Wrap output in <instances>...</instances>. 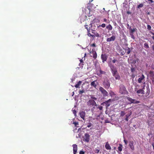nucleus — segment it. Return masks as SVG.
Masks as SVG:
<instances>
[{
  "instance_id": "nucleus-27",
  "label": "nucleus",
  "mask_w": 154,
  "mask_h": 154,
  "mask_svg": "<svg viewBox=\"0 0 154 154\" xmlns=\"http://www.w3.org/2000/svg\"><path fill=\"white\" fill-rule=\"evenodd\" d=\"M90 97H91V99H92V100H97V99L96 97H94V96L93 95H91L90 96Z\"/></svg>"
},
{
  "instance_id": "nucleus-25",
  "label": "nucleus",
  "mask_w": 154,
  "mask_h": 154,
  "mask_svg": "<svg viewBox=\"0 0 154 154\" xmlns=\"http://www.w3.org/2000/svg\"><path fill=\"white\" fill-rule=\"evenodd\" d=\"M119 146L118 147V149L119 151L120 152H121L122 151L123 148V146L122 144H119Z\"/></svg>"
},
{
  "instance_id": "nucleus-42",
  "label": "nucleus",
  "mask_w": 154,
  "mask_h": 154,
  "mask_svg": "<svg viewBox=\"0 0 154 154\" xmlns=\"http://www.w3.org/2000/svg\"><path fill=\"white\" fill-rule=\"evenodd\" d=\"M84 65L83 63H80L79 64V66L80 67H83V65Z\"/></svg>"
},
{
  "instance_id": "nucleus-47",
  "label": "nucleus",
  "mask_w": 154,
  "mask_h": 154,
  "mask_svg": "<svg viewBox=\"0 0 154 154\" xmlns=\"http://www.w3.org/2000/svg\"><path fill=\"white\" fill-rule=\"evenodd\" d=\"M112 62L113 63H115L117 61V60L116 59H114L112 60Z\"/></svg>"
},
{
  "instance_id": "nucleus-49",
  "label": "nucleus",
  "mask_w": 154,
  "mask_h": 154,
  "mask_svg": "<svg viewBox=\"0 0 154 154\" xmlns=\"http://www.w3.org/2000/svg\"><path fill=\"white\" fill-rule=\"evenodd\" d=\"M98 108L100 110H102L103 109V107L102 106H99Z\"/></svg>"
},
{
  "instance_id": "nucleus-20",
  "label": "nucleus",
  "mask_w": 154,
  "mask_h": 154,
  "mask_svg": "<svg viewBox=\"0 0 154 154\" xmlns=\"http://www.w3.org/2000/svg\"><path fill=\"white\" fill-rule=\"evenodd\" d=\"M113 76L115 77L116 80H119L121 79L120 77L119 76L118 73L115 75Z\"/></svg>"
},
{
  "instance_id": "nucleus-22",
  "label": "nucleus",
  "mask_w": 154,
  "mask_h": 154,
  "mask_svg": "<svg viewBox=\"0 0 154 154\" xmlns=\"http://www.w3.org/2000/svg\"><path fill=\"white\" fill-rule=\"evenodd\" d=\"M82 82L81 81H79L77 84L75 85V87L76 88H79V86L81 84Z\"/></svg>"
},
{
  "instance_id": "nucleus-13",
  "label": "nucleus",
  "mask_w": 154,
  "mask_h": 154,
  "mask_svg": "<svg viewBox=\"0 0 154 154\" xmlns=\"http://www.w3.org/2000/svg\"><path fill=\"white\" fill-rule=\"evenodd\" d=\"M98 83L96 80L92 82L91 83V85L95 88H96Z\"/></svg>"
},
{
  "instance_id": "nucleus-45",
  "label": "nucleus",
  "mask_w": 154,
  "mask_h": 154,
  "mask_svg": "<svg viewBox=\"0 0 154 154\" xmlns=\"http://www.w3.org/2000/svg\"><path fill=\"white\" fill-rule=\"evenodd\" d=\"M124 143H125V144L126 145H127V143H128L127 141L125 140H124Z\"/></svg>"
},
{
  "instance_id": "nucleus-4",
  "label": "nucleus",
  "mask_w": 154,
  "mask_h": 154,
  "mask_svg": "<svg viewBox=\"0 0 154 154\" xmlns=\"http://www.w3.org/2000/svg\"><path fill=\"white\" fill-rule=\"evenodd\" d=\"M119 92L122 94H125L128 93V91L124 85L122 84L120 85L119 86Z\"/></svg>"
},
{
  "instance_id": "nucleus-2",
  "label": "nucleus",
  "mask_w": 154,
  "mask_h": 154,
  "mask_svg": "<svg viewBox=\"0 0 154 154\" xmlns=\"http://www.w3.org/2000/svg\"><path fill=\"white\" fill-rule=\"evenodd\" d=\"M98 21V19L95 18L91 21V23L89 24V26H90V27L92 28L91 30L92 31H95L97 28L99 27V25L97 24V21Z\"/></svg>"
},
{
  "instance_id": "nucleus-33",
  "label": "nucleus",
  "mask_w": 154,
  "mask_h": 154,
  "mask_svg": "<svg viewBox=\"0 0 154 154\" xmlns=\"http://www.w3.org/2000/svg\"><path fill=\"white\" fill-rule=\"evenodd\" d=\"M130 35L131 36V38L133 39H134L135 38V36H134V33H130Z\"/></svg>"
},
{
  "instance_id": "nucleus-58",
  "label": "nucleus",
  "mask_w": 154,
  "mask_h": 154,
  "mask_svg": "<svg viewBox=\"0 0 154 154\" xmlns=\"http://www.w3.org/2000/svg\"><path fill=\"white\" fill-rule=\"evenodd\" d=\"M113 93H114L112 91H110V94H113Z\"/></svg>"
},
{
  "instance_id": "nucleus-43",
  "label": "nucleus",
  "mask_w": 154,
  "mask_h": 154,
  "mask_svg": "<svg viewBox=\"0 0 154 154\" xmlns=\"http://www.w3.org/2000/svg\"><path fill=\"white\" fill-rule=\"evenodd\" d=\"M91 47H96V44L95 43H93L92 44H91Z\"/></svg>"
},
{
  "instance_id": "nucleus-46",
  "label": "nucleus",
  "mask_w": 154,
  "mask_h": 154,
  "mask_svg": "<svg viewBox=\"0 0 154 154\" xmlns=\"http://www.w3.org/2000/svg\"><path fill=\"white\" fill-rule=\"evenodd\" d=\"M95 152L97 153H98L99 152V150L98 149H95Z\"/></svg>"
},
{
  "instance_id": "nucleus-18",
  "label": "nucleus",
  "mask_w": 154,
  "mask_h": 154,
  "mask_svg": "<svg viewBox=\"0 0 154 154\" xmlns=\"http://www.w3.org/2000/svg\"><path fill=\"white\" fill-rule=\"evenodd\" d=\"M145 78L144 76L142 74V76L139 78L138 80V82L139 83H141L142 82V80H143Z\"/></svg>"
},
{
  "instance_id": "nucleus-24",
  "label": "nucleus",
  "mask_w": 154,
  "mask_h": 154,
  "mask_svg": "<svg viewBox=\"0 0 154 154\" xmlns=\"http://www.w3.org/2000/svg\"><path fill=\"white\" fill-rule=\"evenodd\" d=\"M106 28L109 30H111L112 29V27L110 24L108 25L106 27Z\"/></svg>"
},
{
  "instance_id": "nucleus-8",
  "label": "nucleus",
  "mask_w": 154,
  "mask_h": 154,
  "mask_svg": "<svg viewBox=\"0 0 154 154\" xmlns=\"http://www.w3.org/2000/svg\"><path fill=\"white\" fill-rule=\"evenodd\" d=\"M90 53L92 54L93 55V57L95 59H96L97 57V55L96 51L94 49H93L92 51L90 52Z\"/></svg>"
},
{
  "instance_id": "nucleus-30",
  "label": "nucleus",
  "mask_w": 154,
  "mask_h": 154,
  "mask_svg": "<svg viewBox=\"0 0 154 154\" xmlns=\"http://www.w3.org/2000/svg\"><path fill=\"white\" fill-rule=\"evenodd\" d=\"M125 113L124 111H122L120 112V116H123L125 115Z\"/></svg>"
},
{
  "instance_id": "nucleus-50",
  "label": "nucleus",
  "mask_w": 154,
  "mask_h": 154,
  "mask_svg": "<svg viewBox=\"0 0 154 154\" xmlns=\"http://www.w3.org/2000/svg\"><path fill=\"white\" fill-rule=\"evenodd\" d=\"M80 63H84V62H83V60H82V59H81L80 60Z\"/></svg>"
},
{
  "instance_id": "nucleus-1",
  "label": "nucleus",
  "mask_w": 154,
  "mask_h": 154,
  "mask_svg": "<svg viewBox=\"0 0 154 154\" xmlns=\"http://www.w3.org/2000/svg\"><path fill=\"white\" fill-rule=\"evenodd\" d=\"M87 106L89 108H91V110L93 111L96 107L97 108V105L95 100L92 99H89L86 102Z\"/></svg>"
},
{
  "instance_id": "nucleus-48",
  "label": "nucleus",
  "mask_w": 154,
  "mask_h": 154,
  "mask_svg": "<svg viewBox=\"0 0 154 154\" xmlns=\"http://www.w3.org/2000/svg\"><path fill=\"white\" fill-rule=\"evenodd\" d=\"M73 113L75 115L76 113V111L75 110H73Z\"/></svg>"
},
{
  "instance_id": "nucleus-40",
  "label": "nucleus",
  "mask_w": 154,
  "mask_h": 154,
  "mask_svg": "<svg viewBox=\"0 0 154 154\" xmlns=\"http://www.w3.org/2000/svg\"><path fill=\"white\" fill-rule=\"evenodd\" d=\"M92 126V124L91 123H90L88 124V125H87V127L88 128H90Z\"/></svg>"
},
{
  "instance_id": "nucleus-54",
  "label": "nucleus",
  "mask_w": 154,
  "mask_h": 154,
  "mask_svg": "<svg viewBox=\"0 0 154 154\" xmlns=\"http://www.w3.org/2000/svg\"><path fill=\"white\" fill-rule=\"evenodd\" d=\"M152 145L153 148V149H154V143H152Z\"/></svg>"
},
{
  "instance_id": "nucleus-3",
  "label": "nucleus",
  "mask_w": 154,
  "mask_h": 154,
  "mask_svg": "<svg viewBox=\"0 0 154 154\" xmlns=\"http://www.w3.org/2000/svg\"><path fill=\"white\" fill-rule=\"evenodd\" d=\"M109 66L110 69L113 76L118 73L117 69L114 65L110 63L109 64Z\"/></svg>"
},
{
  "instance_id": "nucleus-28",
  "label": "nucleus",
  "mask_w": 154,
  "mask_h": 154,
  "mask_svg": "<svg viewBox=\"0 0 154 154\" xmlns=\"http://www.w3.org/2000/svg\"><path fill=\"white\" fill-rule=\"evenodd\" d=\"M125 51L127 54H129L131 52V50L129 48H128L127 49H126Z\"/></svg>"
},
{
  "instance_id": "nucleus-61",
  "label": "nucleus",
  "mask_w": 154,
  "mask_h": 154,
  "mask_svg": "<svg viewBox=\"0 0 154 154\" xmlns=\"http://www.w3.org/2000/svg\"><path fill=\"white\" fill-rule=\"evenodd\" d=\"M152 39L153 40H154V36H152Z\"/></svg>"
},
{
  "instance_id": "nucleus-63",
  "label": "nucleus",
  "mask_w": 154,
  "mask_h": 154,
  "mask_svg": "<svg viewBox=\"0 0 154 154\" xmlns=\"http://www.w3.org/2000/svg\"><path fill=\"white\" fill-rule=\"evenodd\" d=\"M114 24L115 25H116V23H115Z\"/></svg>"
},
{
  "instance_id": "nucleus-55",
  "label": "nucleus",
  "mask_w": 154,
  "mask_h": 154,
  "mask_svg": "<svg viewBox=\"0 0 154 154\" xmlns=\"http://www.w3.org/2000/svg\"><path fill=\"white\" fill-rule=\"evenodd\" d=\"M152 50L154 51V45L152 46Z\"/></svg>"
},
{
  "instance_id": "nucleus-31",
  "label": "nucleus",
  "mask_w": 154,
  "mask_h": 154,
  "mask_svg": "<svg viewBox=\"0 0 154 154\" xmlns=\"http://www.w3.org/2000/svg\"><path fill=\"white\" fill-rule=\"evenodd\" d=\"M92 33L94 34L95 36V37H100L99 34H98V33H95L93 32H92Z\"/></svg>"
},
{
  "instance_id": "nucleus-53",
  "label": "nucleus",
  "mask_w": 154,
  "mask_h": 154,
  "mask_svg": "<svg viewBox=\"0 0 154 154\" xmlns=\"http://www.w3.org/2000/svg\"><path fill=\"white\" fill-rule=\"evenodd\" d=\"M104 21L106 22L107 21V19L106 18H104L103 19Z\"/></svg>"
},
{
  "instance_id": "nucleus-15",
  "label": "nucleus",
  "mask_w": 154,
  "mask_h": 154,
  "mask_svg": "<svg viewBox=\"0 0 154 154\" xmlns=\"http://www.w3.org/2000/svg\"><path fill=\"white\" fill-rule=\"evenodd\" d=\"M129 146L132 150H134V142L133 141H129Z\"/></svg>"
},
{
  "instance_id": "nucleus-29",
  "label": "nucleus",
  "mask_w": 154,
  "mask_h": 154,
  "mask_svg": "<svg viewBox=\"0 0 154 154\" xmlns=\"http://www.w3.org/2000/svg\"><path fill=\"white\" fill-rule=\"evenodd\" d=\"M143 3L140 4L139 5L137 6V8H141L143 7Z\"/></svg>"
},
{
  "instance_id": "nucleus-10",
  "label": "nucleus",
  "mask_w": 154,
  "mask_h": 154,
  "mask_svg": "<svg viewBox=\"0 0 154 154\" xmlns=\"http://www.w3.org/2000/svg\"><path fill=\"white\" fill-rule=\"evenodd\" d=\"M90 136L88 134L86 133L85 134L84 141L87 142H88L90 139Z\"/></svg>"
},
{
  "instance_id": "nucleus-19",
  "label": "nucleus",
  "mask_w": 154,
  "mask_h": 154,
  "mask_svg": "<svg viewBox=\"0 0 154 154\" xmlns=\"http://www.w3.org/2000/svg\"><path fill=\"white\" fill-rule=\"evenodd\" d=\"M129 29L130 30V33H134V32L137 29L136 28H133L132 29L131 26L129 28Z\"/></svg>"
},
{
  "instance_id": "nucleus-36",
  "label": "nucleus",
  "mask_w": 154,
  "mask_h": 154,
  "mask_svg": "<svg viewBox=\"0 0 154 154\" xmlns=\"http://www.w3.org/2000/svg\"><path fill=\"white\" fill-rule=\"evenodd\" d=\"M85 91L84 90H80L79 91V94H82L85 92Z\"/></svg>"
},
{
  "instance_id": "nucleus-57",
  "label": "nucleus",
  "mask_w": 154,
  "mask_h": 154,
  "mask_svg": "<svg viewBox=\"0 0 154 154\" xmlns=\"http://www.w3.org/2000/svg\"><path fill=\"white\" fill-rule=\"evenodd\" d=\"M151 134H152V133H149L148 134V136H149Z\"/></svg>"
},
{
  "instance_id": "nucleus-6",
  "label": "nucleus",
  "mask_w": 154,
  "mask_h": 154,
  "mask_svg": "<svg viewBox=\"0 0 154 154\" xmlns=\"http://www.w3.org/2000/svg\"><path fill=\"white\" fill-rule=\"evenodd\" d=\"M104 87L106 89H108L110 86L109 81L108 79L105 80L103 83Z\"/></svg>"
},
{
  "instance_id": "nucleus-34",
  "label": "nucleus",
  "mask_w": 154,
  "mask_h": 154,
  "mask_svg": "<svg viewBox=\"0 0 154 154\" xmlns=\"http://www.w3.org/2000/svg\"><path fill=\"white\" fill-rule=\"evenodd\" d=\"M100 73L101 74H104L106 73V72L104 71H103L101 70H100Z\"/></svg>"
},
{
  "instance_id": "nucleus-56",
  "label": "nucleus",
  "mask_w": 154,
  "mask_h": 154,
  "mask_svg": "<svg viewBox=\"0 0 154 154\" xmlns=\"http://www.w3.org/2000/svg\"><path fill=\"white\" fill-rule=\"evenodd\" d=\"M150 33H151V34L152 35H154V33L152 32H150Z\"/></svg>"
},
{
  "instance_id": "nucleus-35",
  "label": "nucleus",
  "mask_w": 154,
  "mask_h": 154,
  "mask_svg": "<svg viewBox=\"0 0 154 154\" xmlns=\"http://www.w3.org/2000/svg\"><path fill=\"white\" fill-rule=\"evenodd\" d=\"M99 27H100V26H101L103 28H104L105 27L106 25L104 23H103L101 25H99Z\"/></svg>"
},
{
  "instance_id": "nucleus-59",
  "label": "nucleus",
  "mask_w": 154,
  "mask_h": 154,
  "mask_svg": "<svg viewBox=\"0 0 154 154\" xmlns=\"http://www.w3.org/2000/svg\"><path fill=\"white\" fill-rule=\"evenodd\" d=\"M134 70V69L133 68V69H131L132 72Z\"/></svg>"
},
{
  "instance_id": "nucleus-37",
  "label": "nucleus",
  "mask_w": 154,
  "mask_h": 154,
  "mask_svg": "<svg viewBox=\"0 0 154 154\" xmlns=\"http://www.w3.org/2000/svg\"><path fill=\"white\" fill-rule=\"evenodd\" d=\"M87 32H88V36H90V37L91 36V34L90 33V30H88V31H87Z\"/></svg>"
},
{
  "instance_id": "nucleus-12",
  "label": "nucleus",
  "mask_w": 154,
  "mask_h": 154,
  "mask_svg": "<svg viewBox=\"0 0 154 154\" xmlns=\"http://www.w3.org/2000/svg\"><path fill=\"white\" fill-rule=\"evenodd\" d=\"M110 101L111 99H109L108 100L103 103L102 104L103 105H105L106 107H108L110 105Z\"/></svg>"
},
{
  "instance_id": "nucleus-26",
  "label": "nucleus",
  "mask_w": 154,
  "mask_h": 154,
  "mask_svg": "<svg viewBox=\"0 0 154 154\" xmlns=\"http://www.w3.org/2000/svg\"><path fill=\"white\" fill-rule=\"evenodd\" d=\"M149 74L151 77L154 76V72L152 70H150L149 72Z\"/></svg>"
},
{
  "instance_id": "nucleus-51",
  "label": "nucleus",
  "mask_w": 154,
  "mask_h": 154,
  "mask_svg": "<svg viewBox=\"0 0 154 154\" xmlns=\"http://www.w3.org/2000/svg\"><path fill=\"white\" fill-rule=\"evenodd\" d=\"M91 36L93 38H94L95 37V36L94 35H93L91 34Z\"/></svg>"
},
{
  "instance_id": "nucleus-7",
  "label": "nucleus",
  "mask_w": 154,
  "mask_h": 154,
  "mask_svg": "<svg viewBox=\"0 0 154 154\" xmlns=\"http://www.w3.org/2000/svg\"><path fill=\"white\" fill-rule=\"evenodd\" d=\"M127 99L128 100L131 102V103L137 104L140 103V101L136 100L135 99H132L130 97H128Z\"/></svg>"
},
{
  "instance_id": "nucleus-5",
  "label": "nucleus",
  "mask_w": 154,
  "mask_h": 154,
  "mask_svg": "<svg viewBox=\"0 0 154 154\" xmlns=\"http://www.w3.org/2000/svg\"><path fill=\"white\" fill-rule=\"evenodd\" d=\"M99 90L101 93L103 94V95L104 97H106L108 96V92L103 87H100L99 88Z\"/></svg>"
},
{
  "instance_id": "nucleus-64",
  "label": "nucleus",
  "mask_w": 154,
  "mask_h": 154,
  "mask_svg": "<svg viewBox=\"0 0 154 154\" xmlns=\"http://www.w3.org/2000/svg\"><path fill=\"white\" fill-rule=\"evenodd\" d=\"M92 129V128H90V129Z\"/></svg>"
},
{
  "instance_id": "nucleus-44",
  "label": "nucleus",
  "mask_w": 154,
  "mask_h": 154,
  "mask_svg": "<svg viewBox=\"0 0 154 154\" xmlns=\"http://www.w3.org/2000/svg\"><path fill=\"white\" fill-rule=\"evenodd\" d=\"M79 154H85V152L82 151H80Z\"/></svg>"
},
{
  "instance_id": "nucleus-21",
  "label": "nucleus",
  "mask_w": 154,
  "mask_h": 154,
  "mask_svg": "<svg viewBox=\"0 0 154 154\" xmlns=\"http://www.w3.org/2000/svg\"><path fill=\"white\" fill-rule=\"evenodd\" d=\"M137 94H144V91L142 89H140L137 91Z\"/></svg>"
},
{
  "instance_id": "nucleus-38",
  "label": "nucleus",
  "mask_w": 154,
  "mask_h": 154,
  "mask_svg": "<svg viewBox=\"0 0 154 154\" xmlns=\"http://www.w3.org/2000/svg\"><path fill=\"white\" fill-rule=\"evenodd\" d=\"M147 29L148 30H150L151 29V27L149 25H148L147 26Z\"/></svg>"
},
{
  "instance_id": "nucleus-52",
  "label": "nucleus",
  "mask_w": 154,
  "mask_h": 154,
  "mask_svg": "<svg viewBox=\"0 0 154 154\" xmlns=\"http://www.w3.org/2000/svg\"><path fill=\"white\" fill-rule=\"evenodd\" d=\"M148 0L150 1V3H152L153 2V1H152V0Z\"/></svg>"
},
{
  "instance_id": "nucleus-32",
  "label": "nucleus",
  "mask_w": 154,
  "mask_h": 154,
  "mask_svg": "<svg viewBox=\"0 0 154 154\" xmlns=\"http://www.w3.org/2000/svg\"><path fill=\"white\" fill-rule=\"evenodd\" d=\"M144 47L148 48H149V46L148 44L147 43H145L144 45Z\"/></svg>"
},
{
  "instance_id": "nucleus-39",
  "label": "nucleus",
  "mask_w": 154,
  "mask_h": 154,
  "mask_svg": "<svg viewBox=\"0 0 154 154\" xmlns=\"http://www.w3.org/2000/svg\"><path fill=\"white\" fill-rule=\"evenodd\" d=\"M130 115H126V118L125 119V120L126 121H128V118Z\"/></svg>"
},
{
  "instance_id": "nucleus-16",
  "label": "nucleus",
  "mask_w": 154,
  "mask_h": 154,
  "mask_svg": "<svg viewBox=\"0 0 154 154\" xmlns=\"http://www.w3.org/2000/svg\"><path fill=\"white\" fill-rule=\"evenodd\" d=\"M73 147V152L74 154H76L77 150V146L76 144H74L72 145Z\"/></svg>"
},
{
  "instance_id": "nucleus-14",
  "label": "nucleus",
  "mask_w": 154,
  "mask_h": 154,
  "mask_svg": "<svg viewBox=\"0 0 154 154\" xmlns=\"http://www.w3.org/2000/svg\"><path fill=\"white\" fill-rule=\"evenodd\" d=\"M116 39V37L115 36L112 35L110 38H108L106 39L107 42H110L112 41H114Z\"/></svg>"
},
{
  "instance_id": "nucleus-9",
  "label": "nucleus",
  "mask_w": 154,
  "mask_h": 154,
  "mask_svg": "<svg viewBox=\"0 0 154 154\" xmlns=\"http://www.w3.org/2000/svg\"><path fill=\"white\" fill-rule=\"evenodd\" d=\"M86 113L85 112L82 111L79 112V115L81 118L83 119L84 120H85V117Z\"/></svg>"
},
{
  "instance_id": "nucleus-17",
  "label": "nucleus",
  "mask_w": 154,
  "mask_h": 154,
  "mask_svg": "<svg viewBox=\"0 0 154 154\" xmlns=\"http://www.w3.org/2000/svg\"><path fill=\"white\" fill-rule=\"evenodd\" d=\"M105 147L106 149L107 150H111V147L109 145L108 142H107L105 144Z\"/></svg>"
},
{
  "instance_id": "nucleus-23",
  "label": "nucleus",
  "mask_w": 154,
  "mask_h": 154,
  "mask_svg": "<svg viewBox=\"0 0 154 154\" xmlns=\"http://www.w3.org/2000/svg\"><path fill=\"white\" fill-rule=\"evenodd\" d=\"M90 26H89V25L88 24H87V23H86V24L85 25V29H87V30H90L91 27H90Z\"/></svg>"
},
{
  "instance_id": "nucleus-60",
  "label": "nucleus",
  "mask_w": 154,
  "mask_h": 154,
  "mask_svg": "<svg viewBox=\"0 0 154 154\" xmlns=\"http://www.w3.org/2000/svg\"><path fill=\"white\" fill-rule=\"evenodd\" d=\"M137 88H135V91H136V90H137Z\"/></svg>"
},
{
  "instance_id": "nucleus-11",
  "label": "nucleus",
  "mask_w": 154,
  "mask_h": 154,
  "mask_svg": "<svg viewBox=\"0 0 154 154\" xmlns=\"http://www.w3.org/2000/svg\"><path fill=\"white\" fill-rule=\"evenodd\" d=\"M107 56L106 54H102L101 55V58L102 60L103 63H104L106 61L107 59Z\"/></svg>"
},
{
  "instance_id": "nucleus-62",
  "label": "nucleus",
  "mask_w": 154,
  "mask_h": 154,
  "mask_svg": "<svg viewBox=\"0 0 154 154\" xmlns=\"http://www.w3.org/2000/svg\"><path fill=\"white\" fill-rule=\"evenodd\" d=\"M86 53H85V56H84V57H85L86 56Z\"/></svg>"
},
{
  "instance_id": "nucleus-41",
  "label": "nucleus",
  "mask_w": 154,
  "mask_h": 154,
  "mask_svg": "<svg viewBox=\"0 0 154 154\" xmlns=\"http://www.w3.org/2000/svg\"><path fill=\"white\" fill-rule=\"evenodd\" d=\"M73 124H74L75 126H76L77 125H79L78 122H74Z\"/></svg>"
}]
</instances>
